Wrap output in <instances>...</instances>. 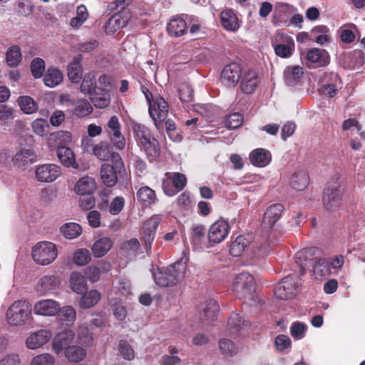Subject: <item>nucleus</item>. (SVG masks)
Returning a JSON list of instances; mask_svg holds the SVG:
<instances>
[{
    "label": "nucleus",
    "instance_id": "1",
    "mask_svg": "<svg viewBox=\"0 0 365 365\" xmlns=\"http://www.w3.org/2000/svg\"><path fill=\"white\" fill-rule=\"evenodd\" d=\"M185 267L180 261L168 266L158 267L153 275L156 284L162 287L178 284L184 277Z\"/></svg>",
    "mask_w": 365,
    "mask_h": 365
},
{
    "label": "nucleus",
    "instance_id": "2",
    "mask_svg": "<svg viewBox=\"0 0 365 365\" xmlns=\"http://www.w3.org/2000/svg\"><path fill=\"white\" fill-rule=\"evenodd\" d=\"M284 205L281 203H275L269 206L263 217L262 225L267 228V231L263 238V242L257 247L256 250H253L255 255L261 256L267 255L269 251V245L268 242V235L272 230L274 224L279 220L284 212Z\"/></svg>",
    "mask_w": 365,
    "mask_h": 365
},
{
    "label": "nucleus",
    "instance_id": "3",
    "mask_svg": "<svg viewBox=\"0 0 365 365\" xmlns=\"http://www.w3.org/2000/svg\"><path fill=\"white\" fill-rule=\"evenodd\" d=\"M344 192L340 183L334 179L329 180L323 191L322 205L325 210L334 212L343 205Z\"/></svg>",
    "mask_w": 365,
    "mask_h": 365
},
{
    "label": "nucleus",
    "instance_id": "4",
    "mask_svg": "<svg viewBox=\"0 0 365 365\" xmlns=\"http://www.w3.org/2000/svg\"><path fill=\"white\" fill-rule=\"evenodd\" d=\"M112 164H103L100 169L101 178L103 183L113 187L118 182V176L125 173V168L120 154H114Z\"/></svg>",
    "mask_w": 365,
    "mask_h": 365
},
{
    "label": "nucleus",
    "instance_id": "5",
    "mask_svg": "<svg viewBox=\"0 0 365 365\" xmlns=\"http://www.w3.org/2000/svg\"><path fill=\"white\" fill-rule=\"evenodd\" d=\"M31 304L26 300L15 301L6 312V319L11 325L24 324L31 315Z\"/></svg>",
    "mask_w": 365,
    "mask_h": 365
},
{
    "label": "nucleus",
    "instance_id": "6",
    "mask_svg": "<svg viewBox=\"0 0 365 365\" xmlns=\"http://www.w3.org/2000/svg\"><path fill=\"white\" fill-rule=\"evenodd\" d=\"M256 284L252 275L247 272L237 274L233 282V291L238 299H252Z\"/></svg>",
    "mask_w": 365,
    "mask_h": 365
},
{
    "label": "nucleus",
    "instance_id": "7",
    "mask_svg": "<svg viewBox=\"0 0 365 365\" xmlns=\"http://www.w3.org/2000/svg\"><path fill=\"white\" fill-rule=\"evenodd\" d=\"M271 45L275 54L282 58L291 57L295 50V43L292 37L281 31H277L272 37Z\"/></svg>",
    "mask_w": 365,
    "mask_h": 365
},
{
    "label": "nucleus",
    "instance_id": "8",
    "mask_svg": "<svg viewBox=\"0 0 365 365\" xmlns=\"http://www.w3.org/2000/svg\"><path fill=\"white\" fill-rule=\"evenodd\" d=\"M58 255L56 246L48 241L39 242L32 249V257L38 264L48 265L52 263Z\"/></svg>",
    "mask_w": 365,
    "mask_h": 365
},
{
    "label": "nucleus",
    "instance_id": "9",
    "mask_svg": "<svg viewBox=\"0 0 365 365\" xmlns=\"http://www.w3.org/2000/svg\"><path fill=\"white\" fill-rule=\"evenodd\" d=\"M103 128L113 147L120 150L125 148L126 140L118 117L111 116Z\"/></svg>",
    "mask_w": 365,
    "mask_h": 365
},
{
    "label": "nucleus",
    "instance_id": "10",
    "mask_svg": "<svg viewBox=\"0 0 365 365\" xmlns=\"http://www.w3.org/2000/svg\"><path fill=\"white\" fill-rule=\"evenodd\" d=\"M299 285V277L287 275L279 282L274 289V294L277 299L282 300L292 299L297 294Z\"/></svg>",
    "mask_w": 365,
    "mask_h": 365
},
{
    "label": "nucleus",
    "instance_id": "11",
    "mask_svg": "<svg viewBox=\"0 0 365 365\" xmlns=\"http://www.w3.org/2000/svg\"><path fill=\"white\" fill-rule=\"evenodd\" d=\"M301 57L309 68L325 66L329 63L330 61L329 53L326 50L317 48L301 53Z\"/></svg>",
    "mask_w": 365,
    "mask_h": 365
},
{
    "label": "nucleus",
    "instance_id": "12",
    "mask_svg": "<svg viewBox=\"0 0 365 365\" xmlns=\"http://www.w3.org/2000/svg\"><path fill=\"white\" fill-rule=\"evenodd\" d=\"M319 252L315 247H306L297 252L295 262L300 267V274L304 275L307 269L313 268V265L317 260V254Z\"/></svg>",
    "mask_w": 365,
    "mask_h": 365
},
{
    "label": "nucleus",
    "instance_id": "13",
    "mask_svg": "<svg viewBox=\"0 0 365 365\" xmlns=\"http://www.w3.org/2000/svg\"><path fill=\"white\" fill-rule=\"evenodd\" d=\"M161 221L159 215H153L146 220L143 225V241L146 253L149 255L151 252L152 245L155 237L156 230Z\"/></svg>",
    "mask_w": 365,
    "mask_h": 365
},
{
    "label": "nucleus",
    "instance_id": "14",
    "mask_svg": "<svg viewBox=\"0 0 365 365\" xmlns=\"http://www.w3.org/2000/svg\"><path fill=\"white\" fill-rule=\"evenodd\" d=\"M149 114L155 125L159 128L165 120L168 112V103L162 97H157L153 103H149Z\"/></svg>",
    "mask_w": 365,
    "mask_h": 365
},
{
    "label": "nucleus",
    "instance_id": "15",
    "mask_svg": "<svg viewBox=\"0 0 365 365\" xmlns=\"http://www.w3.org/2000/svg\"><path fill=\"white\" fill-rule=\"evenodd\" d=\"M229 222L225 220L215 222L210 227L207 238L210 243L218 244L222 242L230 232Z\"/></svg>",
    "mask_w": 365,
    "mask_h": 365
},
{
    "label": "nucleus",
    "instance_id": "16",
    "mask_svg": "<svg viewBox=\"0 0 365 365\" xmlns=\"http://www.w3.org/2000/svg\"><path fill=\"white\" fill-rule=\"evenodd\" d=\"M36 178L41 182L55 181L61 174V168L56 164H43L36 168Z\"/></svg>",
    "mask_w": 365,
    "mask_h": 365
},
{
    "label": "nucleus",
    "instance_id": "17",
    "mask_svg": "<svg viewBox=\"0 0 365 365\" xmlns=\"http://www.w3.org/2000/svg\"><path fill=\"white\" fill-rule=\"evenodd\" d=\"M341 84V81L339 76L336 73L331 72L324 76L319 91L322 95L333 98L336 95Z\"/></svg>",
    "mask_w": 365,
    "mask_h": 365
},
{
    "label": "nucleus",
    "instance_id": "18",
    "mask_svg": "<svg viewBox=\"0 0 365 365\" xmlns=\"http://www.w3.org/2000/svg\"><path fill=\"white\" fill-rule=\"evenodd\" d=\"M242 75L241 67L236 63L225 66L220 74V80L226 86L234 87L238 83Z\"/></svg>",
    "mask_w": 365,
    "mask_h": 365
},
{
    "label": "nucleus",
    "instance_id": "19",
    "mask_svg": "<svg viewBox=\"0 0 365 365\" xmlns=\"http://www.w3.org/2000/svg\"><path fill=\"white\" fill-rule=\"evenodd\" d=\"M67 103L71 106L70 113L78 118H83L93 111L92 104L85 98L69 99Z\"/></svg>",
    "mask_w": 365,
    "mask_h": 365
},
{
    "label": "nucleus",
    "instance_id": "20",
    "mask_svg": "<svg viewBox=\"0 0 365 365\" xmlns=\"http://www.w3.org/2000/svg\"><path fill=\"white\" fill-rule=\"evenodd\" d=\"M60 304L53 299H41L35 303L34 312L41 316L53 317L59 311Z\"/></svg>",
    "mask_w": 365,
    "mask_h": 365
},
{
    "label": "nucleus",
    "instance_id": "21",
    "mask_svg": "<svg viewBox=\"0 0 365 365\" xmlns=\"http://www.w3.org/2000/svg\"><path fill=\"white\" fill-rule=\"evenodd\" d=\"M220 23L224 29L235 32L240 28V20L231 9H226L220 13Z\"/></svg>",
    "mask_w": 365,
    "mask_h": 365
},
{
    "label": "nucleus",
    "instance_id": "22",
    "mask_svg": "<svg viewBox=\"0 0 365 365\" xmlns=\"http://www.w3.org/2000/svg\"><path fill=\"white\" fill-rule=\"evenodd\" d=\"M52 334L49 330L41 329L31 334L26 339L29 349H35L44 345L51 338Z\"/></svg>",
    "mask_w": 365,
    "mask_h": 365
},
{
    "label": "nucleus",
    "instance_id": "23",
    "mask_svg": "<svg viewBox=\"0 0 365 365\" xmlns=\"http://www.w3.org/2000/svg\"><path fill=\"white\" fill-rule=\"evenodd\" d=\"M74 332L71 329H66L58 333L54 338L53 341V347L57 354L70 346V344L74 339Z\"/></svg>",
    "mask_w": 365,
    "mask_h": 365
},
{
    "label": "nucleus",
    "instance_id": "24",
    "mask_svg": "<svg viewBox=\"0 0 365 365\" xmlns=\"http://www.w3.org/2000/svg\"><path fill=\"white\" fill-rule=\"evenodd\" d=\"M258 84L257 73L253 70H249L242 76L240 87L244 93L250 94L255 91Z\"/></svg>",
    "mask_w": 365,
    "mask_h": 365
},
{
    "label": "nucleus",
    "instance_id": "25",
    "mask_svg": "<svg viewBox=\"0 0 365 365\" xmlns=\"http://www.w3.org/2000/svg\"><path fill=\"white\" fill-rule=\"evenodd\" d=\"M272 159L271 153L264 148H257L250 154L251 163L256 167H264L267 165Z\"/></svg>",
    "mask_w": 365,
    "mask_h": 365
},
{
    "label": "nucleus",
    "instance_id": "26",
    "mask_svg": "<svg viewBox=\"0 0 365 365\" xmlns=\"http://www.w3.org/2000/svg\"><path fill=\"white\" fill-rule=\"evenodd\" d=\"M201 314L203 322H211L217 319V312H219V305L217 301L209 299L201 304Z\"/></svg>",
    "mask_w": 365,
    "mask_h": 365
},
{
    "label": "nucleus",
    "instance_id": "27",
    "mask_svg": "<svg viewBox=\"0 0 365 365\" xmlns=\"http://www.w3.org/2000/svg\"><path fill=\"white\" fill-rule=\"evenodd\" d=\"M130 20V14L127 13H120V11L113 15L108 20L106 29L108 32H115L119 29L127 26Z\"/></svg>",
    "mask_w": 365,
    "mask_h": 365
},
{
    "label": "nucleus",
    "instance_id": "28",
    "mask_svg": "<svg viewBox=\"0 0 365 365\" xmlns=\"http://www.w3.org/2000/svg\"><path fill=\"white\" fill-rule=\"evenodd\" d=\"M96 188L95 180L88 176L79 179L75 185L74 191L79 195H91Z\"/></svg>",
    "mask_w": 365,
    "mask_h": 365
},
{
    "label": "nucleus",
    "instance_id": "29",
    "mask_svg": "<svg viewBox=\"0 0 365 365\" xmlns=\"http://www.w3.org/2000/svg\"><path fill=\"white\" fill-rule=\"evenodd\" d=\"M111 145V143L110 144L106 141H101L93 147V154L101 160L108 161L110 160L113 162V155L119 153L112 151Z\"/></svg>",
    "mask_w": 365,
    "mask_h": 365
},
{
    "label": "nucleus",
    "instance_id": "30",
    "mask_svg": "<svg viewBox=\"0 0 365 365\" xmlns=\"http://www.w3.org/2000/svg\"><path fill=\"white\" fill-rule=\"evenodd\" d=\"M57 314V320L62 326L70 327L73 324L76 319V312L72 306L59 307Z\"/></svg>",
    "mask_w": 365,
    "mask_h": 365
},
{
    "label": "nucleus",
    "instance_id": "31",
    "mask_svg": "<svg viewBox=\"0 0 365 365\" xmlns=\"http://www.w3.org/2000/svg\"><path fill=\"white\" fill-rule=\"evenodd\" d=\"M113 245V240L108 237L97 240L93 245L91 250L95 257L100 258L106 255Z\"/></svg>",
    "mask_w": 365,
    "mask_h": 365
},
{
    "label": "nucleus",
    "instance_id": "32",
    "mask_svg": "<svg viewBox=\"0 0 365 365\" xmlns=\"http://www.w3.org/2000/svg\"><path fill=\"white\" fill-rule=\"evenodd\" d=\"M12 160L18 168H24L36 161V155L31 149H22L16 153Z\"/></svg>",
    "mask_w": 365,
    "mask_h": 365
},
{
    "label": "nucleus",
    "instance_id": "33",
    "mask_svg": "<svg viewBox=\"0 0 365 365\" xmlns=\"http://www.w3.org/2000/svg\"><path fill=\"white\" fill-rule=\"evenodd\" d=\"M303 75L302 67L299 66H287L284 71V82L289 86H294L299 82Z\"/></svg>",
    "mask_w": 365,
    "mask_h": 365
},
{
    "label": "nucleus",
    "instance_id": "34",
    "mask_svg": "<svg viewBox=\"0 0 365 365\" xmlns=\"http://www.w3.org/2000/svg\"><path fill=\"white\" fill-rule=\"evenodd\" d=\"M57 156L64 166L78 168V165L76 162L75 155L70 148L66 146L58 147L57 149Z\"/></svg>",
    "mask_w": 365,
    "mask_h": 365
},
{
    "label": "nucleus",
    "instance_id": "35",
    "mask_svg": "<svg viewBox=\"0 0 365 365\" xmlns=\"http://www.w3.org/2000/svg\"><path fill=\"white\" fill-rule=\"evenodd\" d=\"M187 30L185 21L180 17L172 19L167 25V31L171 36H181L186 33Z\"/></svg>",
    "mask_w": 365,
    "mask_h": 365
},
{
    "label": "nucleus",
    "instance_id": "36",
    "mask_svg": "<svg viewBox=\"0 0 365 365\" xmlns=\"http://www.w3.org/2000/svg\"><path fill=\"white\" fill-rule=\"evenodd\" d=\"M251 240L244 235H239L232 242L230 246V253L233 257L242 255L245 249L250 245Z\"/></svg>",
    "mask_w": 365,
    "mask_h": 365
},
{
    "label": "nucleus",
    "instance_id": "37",
    "mask_svg": "<svg viewBox=\"0 0 365 365\" xmlns=\"http://www.w3.org/2000/svg\"><path fill=\"white\" fill-rule=\"evenodd\" d=\"M136 196L139 202L144 206H150L157 200L155 190L148 186L141 187L137 191Z\"/></svg>",
    "mask_w": 365,
    "mask_h": 365
},
{
    "label": "nucleus",
    "instance_id": "38",
    "mask_svg": "<svg viewBox=\"0 0 365 365\" xmlns=\"http://www.w3.org/2000/svg\"><path fill=\"white\" fill-rule=\"evenodd\" d=\"M206 230L202 225H193L190 232V241L195 249L202 248L205 240Z\"/></svg>",
    "mask_w": 365,
    "mask_h": 365
},
{
    "label": "nucleus",
    "instance_id": "39",
    "mask_svg": "<svg viewBox=\"0 0 365 365\" xmlns=\"http://www.w3.org/2000/svg\"><path fill=\"white\" fill-rule=\"evenodd\" d=\"M309 178L305 171L294 173L290 179V185L297 190H303L309 185Z\"/></svg>",
    "mask_w": 365,
    "mask_h": 365
},
{
    "label": "nucleus",
    "instance_id": "40",
    "mask_svg": "<svg viewBox=\"0 0 365 365\" xmlns=\"http://www.w3.org/2000/svg\"><path fill=\"white\" fill-rule=\"evenodd\" d=\"M70 283L72 290L78 294H83L87 289L85 277L78 272H73L70 276Z\"/></svg>",
    "mask_w": 365,
    "mask_h": 365
},
{
    "label": "nucleus",
    "instance_id": "41",
    "mask_svg": "<svg viewBox=\"0 0 365 365\" xmlns=\"http://www.w3.org/2000/svg\"><path fill=\"white\" fill-rule=\"evenodd\" d=\"M22 59L21 51L19 46H10L6 53L7 65L11 68L17 67Z\"/></svg>",
    "mask_w": 365,
    "mask_h": 365
},
{
    "label": "nucleus",
    "instance_id": "42",
    "mask_svg": "<svg viewBox=\"0 0 365 365\" xmlns=\"http://www.w3.org/2000/svg\"><path fill=\"white\" fill-rule=\"evenodd\" d=\"M101 297V293L96 289L84 292L80 301V307L83 309L93 307L99 302Z\"/></svg>",
    "mask_w": 365,
    "mask_h": 365
},
{
    "label": "nucleus",
    "instance_id": "43",
    "mask_svg": "<svg viewBox=\"0 0 365 365\" xmlns=\"http://www.w3.org/2000/svg\"><path fill=\"white\" fill-rule=\"evenodd\" d=\"M17 101L19 106L21 108V110L26 114H33L36 113L38 109V104L30 96H19Z\"/></svg>",
    "mask_w": 365,
    "mask_h": 365
},
{
    "label": "nucleus",
    "instance_id": "44",
    "mask_svg": "<svg viewBox=\"0 0 365 365\" xmlns=\"http://www.w3.org/2000/svg\"><path fill=\"white\" fill-rule=\"evenodd\" d=\"M63 79V74L57 68H48L43 77L46 86L53 88L58 85Z\"/></svg>",
    "mask_w": 365,
    "mask_h": 365
},
{
    "label": "nucleus",
    "instance_id": "45",
    "mask_svg": "<svg viewBox=\"0 0 365 365\" xmlns=\"http://www.w3.org/2000/svg\"><path fill=\"white\" fill-rule=\"evenodd\" d=\"M150 161L155 160L160 154L158 140L152 137L141 145Z\"/></svg>",
    "mask_w": 365,
    "mask_h": 365
},
{
    "label": "nucleus",
    "instance_id": "46",
    "mask_svg": "<svg viewBox=\"0 0 365 365\" xmlns=\"http://www.w3.org/2000/svg\"><path fill=\"white\" fill-rule=\"evenodd\" d=\"M61 232L65 237L68 239H75L82 233V227L78 223L68 222L61 226Z\"/></svg>",
    "mask_w": 365,
    "mask_h": 365
},
{
    "label": "nucleus",
    "instance_id": "47",
    "mask_svg": "<svg viewBox=\"0 0 365 365\" xmlns=\"http://www.w3.org/2000/svg\"><path fill=\"white\" fill-rule=\"evenodd\" d=\"M65 355L68 361L78 362L85 358L86 351L83 348L79 346H71L66 349Z\"/></svg>",
    "mask_w": 365,
    "mask_h": 365
},
{
    "label": "nucleus",
    "instance_id": "48",
    "mask_svg": "<svg viewBox=\"0 0 365 365\" xmlns=\"http://www.w3.org/2000/svg\"><path fill=\"white\" fill-rule=\"evenodd\" d=\"M83 69L80 60L74 58L68 66V76L73 83H78L82 78Z\"/></svg>",
    "mask_w": 365,
    "mask_h": 365
},
{
    "label": "nucleus",
    "instance_id": "49",
    "mask_svg": "<svg viewBox=\"0 0 365 365\" xmlns=\"http://www.w3.org/2000/svg\"><path fill=\"white\" fill-rule=\"evenodd\" d=\"M80 89L85 94L93 95V92L96 89V78L93 73H88L84 76Z\"/></svg>",
    "mask_w": 365,
    "mask_h": 365
},
{
    "label": "nucleus",
    "instance_id": "50",
    "mask_svg": "<svg viewBox=\"0 0 365 365\" xmlns=\"http://www.w3.org/2000/svg\"><path fill=\"white\" fill-rule=\"evenodd\" d=\"M133 131L140 145L153 137L149 129L140 124H135Z\"/></svg>",
    "mask_w": 365,
    "mask_h": 365
},
{
    "label": "nucleus",
    "instance_id": "51",
    "mask_svg": "<svg viewBox=\"0 0 365 365\" xmlns=\"http://www.w3.org/2000/svg\"><path fill=\"white\" fill-rule=\"evenodd\" d=\"M331 267L329 261L324 258H318L313 265L312 270L315 274L324 276L327 275L331 272Z\"/></svg>",
    "mask_w": 365,
    "mask_h": 365
},
{
    "label": "nucleus",
    "instance_id": "52",
    "mask_svg": "<svg viewBox=\"0 0 365 365\" xmlns=\"http://www.w3.org/2000/svg\"><path fill=\"white\" fill-rule=\"evenodd\" d=\"M88 12L84 6H80L77 8L76 16L71 19L70 25L72 28L78 29L87 19Z\"/></svg>",
    "mask_w": 365,
    "mask_h": 365
},
{
    "label": "nucleus",
    "instance_id": "53",
    "mask_svg": "<svg viewBox=\"0 0 365 365\" xmlns=\"http://www.w3.org/2000/svg\"><path fill=\"white\" fill-rule=\"evenodd\" d=\"M244 322L239 314L232 312L227 321V327L231 334H237L240 331Z\"/></svg>",
    "mask_w": 365,
    "mask_h": 365
},
{
    "label": "nucleus",
    "instance_id": "54",
    "mask_svg": "<svg viewBox=\"0 0 365 365\" xmlns=\"http://www.w3.org/2000/svg\"><path fill=\"white\" fill-rule=\"evenodd\" d=\"M118 351L125 360L130 361L135 357V351L126 340L121 339L119 341Z\"/></svg>",
    "mask_w": 365,
    "mask_h": 365
},
{
    "label": "nucleus",
    "instance_id": "55",
    "mask_svg": "<svg viewBox=\"0 0 365 365\" xmlns=\"http://www.w3.org/2000/svg\"><path fill=\"white\" fill-rule=\"evenodd\" d=\"M91 259L90 251L87 249L81 248L76 251L73 255V262L79 266H83L88 264Z\"/></svg>",
    "mask_w": 365,
    "mask_h": 365
},
{
    "label": "nucleus",
    "instance_id": "56",
    "mask_svg": "<svg viewBox=\"0 0 365 365\" xmlns=\"http://www.w3.org/2000/svg\"><path fill=\"white\" fill-rule=\"evenodd\" d=\"M31 71L35 78H41L45 71V62L41 58H35L31 63Z\"/></svg>",
    "mask_w": 365,
    "mask_h": 365
},
{
    "label": "nucleus",
    "instance_id": "57",
    "mask_svg": "<svg viewBox=\"0 0 365 365\" xmlns=\"http://www.w3.org/2000/svg\"><path fill=\"white\" fill-rule=\"evenodd\" d=\"M243 115L240 113H234L227 115L225 123L229 129H236L240 127L243 123Z\"/></svg>",
    "mask_w": 365,
    "mask_h": 365
},
{
    "label": "nucleus",
    "instance_id": "58",
    "mask_svg": "<svg viewBox=\"0 0 365 365\" xmlns=\"http://www.w3.org/2000/svg\"><path fill=\"white\" fill-rule=\"evenodd\" d=\"M179 98L182 102L189 103L193 99V90L186 83H180L178 88Z\"/></svg>",
    "mask_w": 365,
    "mask_h": 365
},
{
    "label": "nucleus",
    "instance_id": "59",
    "mask_svg": "<svg viewBox=\"0 0 365 365\" xmlns=\"http://www.w3.org/2000/svg\"><path fill=\"white\" fill-rule=\"evenodd\" d=\"M40 284L43 291L47 292L56 288L60 284V280L54 275L44 276L41 279Z\"/></svg>",
    "mask_w": 365,
    "mask_h": 365
},
{
    "label": "nucleus",
    "instance_id": "60",
    "mask_svg": "<svg viewBox=\"0 0 365 365\" xmlns=\"http://www.w3.org/2000/svg\"><path fill=\"white\" fill-rule=\"evenodd\" d=\"M172 184L178 192L185 188L187 185L186 176L180 173H174L170 178Z\"/></svg>",
    "mask_w": 365,
    "mask_h": 365
},
{
    "label": "nucleus",
    "instance_id": "61",
    "mask_svg": "<svg viewBox=\"0 0 365 365\" xmlns=\"http://www.w3.org/2000/svg\"><path fill=\"white\" fill-rule=\"evenodd\" d=\"M219 347L225 355H232L236 352V346L234 342L228 339H222L219 341Z\"/></svg>",
    "mask_w": 365,
    "mask_h": 365
},
{
    "label": "nucleus",
    "instance_id": "62",
    "mask_svg": "<svg viewBox=\"0 0 365 365\" xmlns=\"http://www.w3.org/2000/svg\"><path fill=\"white\" fill-rule=\"evenodd\" d=\"M54 357L49 354H43L33 358L30 365H53Z\"/></svg>",
    "mask_w": 365,
    "mask_h": 365
},
{
    "label": "nucleus",
    "instance_id": "63",
    "mask_svg": "<svg viewBox=\"0 0 365 365\" xmlns=\"http://www.w3.org/2000/svg\"><path fill=\"white\" fill-rule=\"evenodd\" d=\"M125 205V200L123 197H115L109 206V212L113 215L119 214L123 209Z\"/></svg>",
    "mask_w": 365,
    "mask_h": 365
},
{
    "label": "nucleus",
    "instance_id": "64",
    "mask_svg": "<svg viewBox=\"0 0 365 365\" xmlns=\"http://www.w3.org/2000/svg\"><path fill=\"white\" fill-rule=\"evenodd\" d=\"M14 119L13 109L4 104H0V120L8 124Z\"/></svg>",
    "mask_w": 365,
    "mask_h": 365
}]
</instances>
